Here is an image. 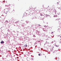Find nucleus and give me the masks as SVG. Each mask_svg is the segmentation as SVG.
<instances>
[{"mask_svg": "<svg viewBox=\"0 0 61 61\" xmlns=\"http://www.w3.org/2000/svg\"><path fill=\"white\" fill-rule=\"evenodd\" d=\"M1 44H3L4 43V41H3V40H2V41L0 42Z\"/></svg>", "mask_w": 61, "mask_h": 61, "instance_id": "f257e3e1", "label": "nucleus"}, {"mask_svg": "<svg viewBox=\"0 0 61 61\" xmlns=\"http://www.w3.org/2000/svg\"><path fill=\"white\" fill-rule=\"evenodd\" d=\"M24 46H25V47H27V44L26 45H24Z\"/></svg>", "mask_w": 61, "mask_h": 61, "instance_id": "f03ea898", "label": "nucleus"}, {"mask_svg": "<svg viewBox=\"0 0 61 61\" xmlns=\"http://www.w3.org/2000/svg\"><path fill=\"white\" fill-rule=\"evenodd\" d=\"M40 15H41V16H42L43 15H42V14H41V13L40 14Z\"/></svg>", "mask_w": 61, "mask_h": 61, "instance_id": "7ed1b4c3", "label": "nucleus"}, {"mask_svg": "<svg viewBox=\"0 0 61 61\" xmlns=\"http://www.w3.org/2000/svg\"><path fill=\"white\" fill-rule=\"evenodd\" d=\"M39 56H41V54H39V55H38Z\"/></svg>", "mask_w": 61, "mask_h": 61, "instance_id": "20e7f679", "label": "nucleus"}, {"mask_svg": "<svg viewBox=\"0 0 61 61\" xmlns=\"http://www.w3.org/2000/svg\"><path fill=\"white\" fill-rule=\"evenodd\" d=\"M55 46H56V47H57L58 46H57V45H55Z\"/></svg>", "mask_w": 61, "mask_h": 61, "instance_id": "39448f33", "label": "nucleus"}, {"mask_svg": "<svg viewBox=\"0 0 61 61\" xmlns=\"http://www.w3.org/2000/svg\"><path fill=\"white\" fill-rule=\"evenodd\" d=\"M57 4L58 5H59V3L57 2Z\"/></svg>", "mask_w": 61, "mask_h": 61, "instance_id": "423d86ee", "label": "nucleus"}, {"mask_svg": "<svg viewBox=\"0 0 61 61\" xmlns=\"http://www.w3.org/2000/svg\"><path fill=\"white\" fill-rule=\"evenodd\" d=\"M60 42L61 43V39L60 40Z\"/></svg>", "mask_w": 61, "mask_h": 61, "instance_id": "0eeeda50", "label": "nucleus"}, {"mask_svg": "<svg viewBox=\"0 0 61 61\" xmlns=\"http://www.w3.org/2000/svg\"><path fill=\"white\" fill-rule=\"evenodd\" d=\"M43 31H45V32L46 31V30H43Z\"/></svg>", "mask_w": 61, "mask_h": 61, "instance_id": "6e6552de", "label": "nucleus"}, {"mask_svg": "<svg viewBox=\"0 0 61 61\" xmlns=\"http://www.w3.org/2000/svg\"><path fill=\"white\" fill-rule=\"evenodd\" d=\"M53 32H52L51 33V34H53Z\"/></svg>", "mask_w": 61, "mask_h": 61, "instance_id": "1a4fd4ad", "label": "nucleus"}, {"mask_svg": "<svg viewBox=\"0 0 61 61\" xmlns=\"http://www.w3.org/2000/svg\"><path fill=\"white\" fill-rule=\"evenodd\" d=\"M39 25V26H41V25Z\"/></svg>", "mask_w": 61, "mask_h": 61, "instance_id": "9d476101", "label": "nucleus"}, {"mask_svg": "<svg viewBox=\"0 0 61 61\" xmlns=\"http://www.w3.org/2000/svg\"><path fill=\"white\" fill-rule=\"evenodd\" d=\"M45 27H46V26H44Z\"/></svg>", "mask_w": 61, "mask_h": 61, "instance_id": "9b49d317", "label": "nucleus"}, {"mask_svg": "<svg viewBox=\"0 0 61 61\" xmlns=\"http://www.w3.org/2000/svg\"><path fill=\"white\" fill-rule=\"evenodd\" d=\"M0 29H1V28H0Z\"/></svg>", "mask_w": 61, "mask_h": 61, "instance_id": "f8f14e48", "label": "nucleus"}]
</instances>
